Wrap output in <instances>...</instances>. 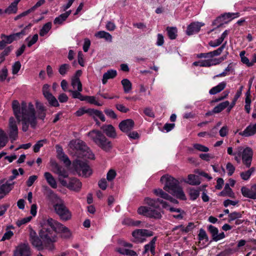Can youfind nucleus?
<instances>
[{"label": "nucleus", "mask_w": 256, "mask_h": 256, "mask_svg": "<svg viewBox=\"0 0 256 256\" xmlns=\"http://www.w3.org/2000/svg\"><path fill=\"white\" fill-rule=\"evenodd\" d=\"M51 222V224L55 226L56 230L58 233L61 234V237L64 239L70 238L72 236V234L70 230L67 227L65 226L64 224L56 221V222Z\"/></svg>", "instance_id": "obj_18"}, {"label": "nucleus", "mask_w": 256, "mask_h": 256, "mask_svg": "<svg viewBox=\"0 0 256 256\" xmlns=\"http://www.w3.org/2000/svg\"><path fill=\"white\" fill-rule=\"evenodd\" d=\"M94 36L96 37L100 38H104L107 42H112V35L110 33L105 31H99L96 33Z\"/></svg>", "instance_id": "obj_35"}, {"label": "nucleus", "mask_w": 256, "mask_h": 256, "mask_svg": "<svg viewBox=\"0 0 256 256\" xmlns=\"http://www.w3.org/2000/svg\"><path fill=\"white\" fill-rule=\"evenodd\" d=\"M12 108L14 116L18 122H22V130L26 132L28 125L34 128L36 124V116L34 106L32 102H22L20 104L18 100L12 102Z\"/></svg>", "instance_id": "obj_1"}, {"label": "nucleus", "mask_w": 256, "mask_h": 256, "mask_svg": "<svg viewBox=\"0 0 256 256\" xmlns=\"http://www.w3.org/2000/svg\"><path fill=\"white\" fill-rule=\"evenodd\" d=\"M69 92L72 94V97L74 98H78L82 101H84V96H82L80 92L82 91L77 90H70Z\"/></svg>", "instance_id": "obj_57"}, {"label": "nucleus", "mask_w": 256, "mask_h": 256, "mask_svg": "<svg viewBox=\"0 0 256 256\" xmlns=\"http://www.w3.org/2000/svg\"><path fill=\"white\" fill-rule=\"evenodd\" d=\"M8 141V138L5 132L0 128V148H4Z\"/></svg>", "instance_id": "obj_39"}, {"label": "nucleus", "mask_w": 256, "mask_h": 256, "mask_svg": "<svg viewBox=\"0 0 256 256\" xmlns=\"http://www.w3.org/2000/svg\"><path fill=\"white\" fill-rule=\"evenodd\" d=\"M70 149L73 151L74 154L78 158L84 159L94 158V155L92 150L86 145L85 143L80 140H71L68 144Z\"/></svg>", "instance_id": "obj_5"}, {"label": "nucleus", "mask_w": 256, "mask_h": 256, "mask_svg": "<svg viewBox=\"0 0 256 256\" xmlns=\"http://www.w3.org/2000/svg\"><path fill=\"white\" fill-rule=\"evenodd\" d=\"M25 28L20 32L14 34L10 36H6L4 34L1 35V38L2 40H5L6 45L8 44H10L18 38H20L26 34Z\"/></svg>", "instance_id": "obj_21"}, {"label": "nucleus", "mask_w": 256, "mask_h": 256, "mask_svg": "<svg viewBox=\"0 0 256 256\" xmlns=\"http://www.w3.org/2000/svg\"><path fill=\"white\" fill-rule=\"evenodd\" d=\"M88 112V114L92 116L96 122H97L98 118H100L102 122H105L106 118L104 116L101 111L92 108H89Z\"/></svg>", "instance_id": "obj_27"}, {"label": "nucleus", "mask_w": 256, "mask_h": 256, "mask_svg": "<svg viewBox=\"0 0 256 256\" xmlns=\"http://www.w3.org/2000/svg\"><path fill=\"white\" fill-rule=\"evenodd\" d=\"M71 84L74 89L78 90V91H82V84L80 79L72 78Z\"/></svg>", "instance_id": "obj_49"}, {"label": "nucleus", "mask_w": 256, "mask_h": 256, "mask_svg": "<svg viewBox=\"0 0 256 256\" xmlns=\"http://www.w3.org/2000/svg\"><path fill=\"white\" fill-rule=\"evenodd\" d=\"M88 135L97 146L104 152H108L112 148V142L106 137L101 131L92 130L90 131Z\"/></svg>", "instance_id": "obj_9"}, {"label": "nucleus", "mask_w": 256, "mask_h": 256, "mask_svg": "<svg viewBox=\"0 0 256 256\" xmlns=\"http://www.w3.org/2000/svg\"><path fill=\"white\" fill-rule=\"evenodd\" d=\"M38 34H34L32 37L28 36L26 41L28 42V46L30 47L34 44L38 40Z\"/></svg>", "instance_id": "obj_54"}, {"label": "nucleus", "mask_w": 256, "mask_h": 256, "mask_svg": "<svg viewBox=\"0 0 256 256\" xmlns=\"http://www.w3.org/2000/svg\"><path fill=\"white\" fill-rule=\"evenodd\" d=\"M189 194L191 200H195L200 195V190L195 188H190L189 190Z\"/></svg>", "instance_id": "obj_58"}, {"label": "nucleus", "mask_w": 256, "mask_h": 256, "mask_svg": "<svg viewBox=\"0 0 256 256\" xmlns=\"http://www.w3.org/2000/svg\"><path fill=\"white\" fill-rule=\"evenodd\" d=\"M51 166L53 172L58 176V180L60 182V180H64V178L68 177V172L64 168L59 166L56 162L51 161Z\"/></svg>", "instance_id": "obj_15"}, {"label": "nucleus", "mask_w": 256, "mask_h": 256, "mask_svg": "<svg viewBox=\"0 0 256 256\" xmlns=\"http://www.w3.org/2000/svg\"><path fill=\"white\" fill-rule=\"evenodd\" d=\"M156 240V237H154L149 244L144 246V253H146L150 251L152 254H154L155 243Z\"/></svg>", "instance_id": "obj_38"}, {"label": "nucleus", "mask_w": 256, "mask_h": 256, "mask_svg": "<svg viewBox=\"0 0 256 256\" xmlns=\"http://www.w3.org/2000/svg\"><path fill=\"white\" fill-rule=\"evenodd\" d=\"M140 223V220H134L130 218H125L123 221V224L130 226H138Z\"/></svg>", "instance_id": "obj_55"}, {"label": "nucleus", "mask_w": 256, "mask_h": 256, "mask_svg": "<svg viewBox=\"0 0 256 256\" xmlns=\"http://www.w3.org/2000/svg\"><path fill=\"white\" fill-rule=\"evenodd\" d=\"M160 182L164 184V190L179 199L186 200V196L179 186L180 182L178 180L170 176L165 175L161 177Z\"/></svg>", "instance_id": "obj_4"}, {"label": "nucleus", "mask_w": 256, "mask_h": 256, "mask_svg": "<svg viewBox=\"0 0 256 256\" xmlns=\"http://www.w3.org/2000/svg\"><path fill=\"white\" fill-rule=\"evenodd\" d=\"M72 166L80 176L88 178L92 174V170L86 162L76 160L74 161Z\"/></svg>", "instance_id": "obj_12"}, {"label": "nucleus", "mask_w": 256, "mask_h": 256, "mask_svg": "<svg viewBox=\"0 0 256 256\" xmlns=\"http://www.w3.org/2000/svg\"><path fill=\"white\" fill-rule=\"evenodd\" d=\"M229 105L230 102L228 100L221 102L214 108L213 112L214 113H219L227 108Z\"/></svg>", "instance_id": "obj_41"}, {"label": "nucleus", "mask_w": 256, "mask_h": 256, "mask_svg": "<svg viewBox=\"0 0 256 256\" xmlns=\"http://www.w3.org/2000/svg\"><path fill=\"white\" fill-rule=\"evenodd\" d=\"M14 256H31L30 247L27 243H20L16 246Z\"/></svg>", "instance_id": "obj_16"}, {"label": "nucleus", "mask_w": 256, "mask_h": 256, "mask_svg": "<svg viewBox=\"0 0 256 256\" xmlns=\"http://www.w3.org/2000/svg\"><path fill=\"white\" fill-rule=\"evenodd\" d=\"M193 146L196 150L200 152H208L209 150L208 148L200 144H194Z\"/></svg>", "instance_id": "obj_60"}, {"label": "nucleus", "mask_w": 256, "mask_h": 256, "mask_svg": "<svg viewBox=\"0 0 256 256\" xmlns=\"http://www.w3.org/2000/svg\"><path fill=\"white\" fill-rule=\"evenodd\" d=\"M30 242L32 244L38 248V250H42L43 248L42 247V242L41 240L38 237H36L34 238H33L30 240Z\"/></svg>", "instance_id": "obj_51"}, {"label": "nucleus", "mask_w": 256, "mask_h": 256, "mask_svg": "<svg viewBox=\"0 0 256 256\" xmlns=\"http://www.w3.org/2000/svg\"><path fill=\"white\" fill-rule=\"evenodd\" d=\"M32 216H27L26 218L18 219L16 221V224L18 226L20 227L22 225L25 224L26 223L30 222V220H32Z\"/></svg>", "instance_id": "obj_59"}, {"label": "nucleus", "mask_w": 256, "mask_h": 256, "mask_svg": "<svg viewBox=\"0 0 256 256\" xmlns=\"http://www.w3.org/2000/svg\"><path fill=\"white\" fill-rule=\"evenodd\" d=\"M8 134L12 142L18 138V128L16 122L13 117H10L9 120Z\"/></svg>", "instance_id": "obj_14"}, {"label": "nucleus", "mask_w": 256, "mask_h": 256, "mask_svg": "<svg viewBox=\"0 0 256 256\" xmlns=\"http://www.w3.org/2000/svg\"><path fill=\"white\" fill-rule=\"evenodd\" d=\"M241 192L244 196L256 200V184L252 185L250 188L242 186L241 188Z\"/></svg>", "instance_id": "obj_19"}, {"label": "nucleus", "mask_w": 256, "mask_h": 256, "mask_svg": "<svg viewBox=\"0 0 256 256\" xmlns=\"http://www.w3.org/2000/svg\"><path fill=\"white\" fill-rule=\"evenodd\" d=\"M220 195L222 196H229L230 198H234V194L232 190L230 188L228 184H226L225 185L224 190L220 192Z\"/></svg>", "instance_id": "obj_40"}, {"label": "nucleus", "mask_w": 256, "mask_h": 256, "mask_svg": "<svg viewBox=\"0 0 256 256\" xmlns=\"http://www.w3.org/2000/svg\"><path fill=\"white\" fill-rule=\"evenodd\" d=\"M52 28V23L51 22H48L45 24L40 30V36H46L50 32Z\"/></svg>", "instance_id": "obj_37"}, {"label": "nucleus", "mask_w": 256, "mask_h": 256, "mask_svg": "<svg viewBox=\"0 0 256 256\" xmlns=\"http://www.w3.org/2000/svg\"><path fill=\"white\" fill-rule=\"evenodd\" d=\"M122 84L123 86L124 90L126 93H128L132 89V84L131 82L127 78L123 79L121 81Z\"/></svg>", "instance_id": "obj_43"}, {"label": "nucleus", "mask_w": 256, "mask_h": 256, "mask_svg": "<svg viewBox=\"0 0 256 256\" xmlns=\"http://www.w3.org/2000/svg\"><path fill=\"white\" fill-rule=\"evenodd\" d=\"M154 193L157 196H158L166 200L173 204H178V201L175 198H172L166 192H164L162 190L158 188L154 190Z\"/></svg>", "instance_id": "obj_25"}, {"label": "nucleus", "mask_w": 256, "mask_h": 256, "mask_svg": "<svg viewBox=\"0 0 256 256\" xmlns=\"http://www.w3.org/2000/svg\"><path fill=\"white\" fill-rule=\"evenodd\" d=\"M246 52L244 50L241 51L240 54V56L241 59V62L246 64L248 66H252V64L250 63V61L249 60L248 58L245 56Z\"/></svg>", "instance_id": "obj_47"}, {"label": "nucleus", "mask_w": 256, "mask_h": 256, "mask_svg": "<svg viewBox=\"0 0 256 256\" xmlns=\"http://www.w3.org/2000/svg\"><path fill=\"white\" fill-rule=\"evenodd\" d=\"M226 43V42H225L224 44L220 47L218 48L217 50L208 52V54H209L210 57L212 58L214 56H219L222 53L224 48H225Z\"/></svg>", "instance_id": "obj_52"}, {"label": "nucleus", "mask_w": 256, "mask_h": 256, "mask_svg": "<svg viewBox=\"0 0 256 256\" xmlns=\"http://www.w3.org/2000/svg\"><path fill=\"white\" fill-rule=\"evenodd\" d=\"M226 85V84L225 82H222L219 83L217 86L212 88L209 90V94L212 95L216 94L224 90Z\"/></svg>", "instance_id": "obj_32"}, {"label": "nucleus", "mask_w": 256, "mask_h": 256, "mask_svg": "<svg viewBox=\"0 0 256 256\" xmlns=\"http://www.w3.org/2000/svg\"><path fill=\"white\" fill-rule=\"evenodd\" d=\"M224 59L222 58H212L206 60H202L200 61L198 64L200 66L209 67L219 64Z\"/></svg>", "instance_id": "obj_26"}, {"label": "nucleus", "mask_w": 256, "mask_h": 256, "mask_svg": "<svg viewBox=\"0 0 256 256\" xmlns=\"http://www.w3.org/2000/svg\"><path fill=\"white\" fill-rule=\"evenodd\" d=\"M44 177L46 178L48 184L50 186V187L53 188H57V182L54 178L50 172H44Z\"/></svg>", "instance_id": "obj_30"}, {"label": "nucleus", "mask_w": 256, "mask_h": 256, "mask_svg": "<svg viewBox=\"0 0 256 256\" xmlns=\"http://www.w3.org/2000/svg\"><path fill=\"white\" fill-rule=\"evenodd\" d=\"M50 86L48 84H44L43 86L42 91L44 98L47 100L50 105L57 107L59 104L56 98L50 92Z\"/></svg>", "instance_id": "obj_17"}, {"label": "nucleus", "mask_w": 256, "mask_h": 256, "mask_svg": "<svg viewBox=\"0 0 256 256\" xmlns=\"http://www.w3.org/2000/svg\"><path fill=\"white\" fill-rule=\"evenodd\" d=\"M166 31L168 36L170 40H174L176 38L178 35V30L176 27L168 26L166 28Z\"/></svg>", "instance_id": "obj_42"}, {"label": "nucleus", "mask_w": 256, "mask_h": 256, "mask_svg": "<svg viewBox=\"0 0 256 256\" xmlns=\"http://www.w3.org/2000/svg\"><path fill=\"white\" fill-rule=\"evenodd\" d=\"M84 100L86 101L90 104H92L97 106H101L102 104L98 102L96 98L94 96H84Z\"/></svg>", "instance_id": "obj_45"}, {"label": "nucleus", "mask_w": 256, "mask_h": 256, "mask_svg": "<svg viewBox=\"0 0 256 256\" xmlns=\"http://www.w3.org/2000/svg\"><path fill=\"white\" fill-rule=\"evenodd\" d=\"M240 14L238 12H228L223 15L224 18L227 19L228 20H231L234 18H238Z\"/></svg>", "instance_id": "obj_61"}, {"label": "nucleus", "mask_w": 256, "mask_h": 256, "mask_svg": "<svg viewBox=\"0 0 256 256\" xmlns=\"http://www.w3.org/2000/svg\"><path fill=\"white\" fill-rule=\"evenodd\" d=\"M52 196L58 202L57 204L54 206L56 214H58L60 219L63 220H68L70 219L72 217L71 212L64 204L62 200L56 194H54Z\"/></svg>", "instance_id": "obj_10"}, {"label": "nucleus", "mask_w": 256, "mask_h": 256, "mask_svg": "<svg viewBox=\"0 0 256 256\" xmlns=\"http://www.w3.org/2000/svg\"><path fill=\"white\" fill-rule=\"evenodd\" d=\"M12 182H6L0 185V199L2 198L12 188Z\"/></svg>", "instance_id": "obj_28"}, {"label": "nucleus", "mask_w": 256, "mask_h": 256, "mask_svg": "<svg viewBox=\"0 0 256 256\" xmlns=\"http://www.w3.org/2000/svg\"><path fill=\"white\" fill-rule=\"evenodd\" d=\"M144 202L148 206H141L138 209V213L139 214L145 216L160 219L162 217V212L160 209L159 204H161L164 208H167L168 206V204L159 198L157 200L152 199L149 198H144Z\"/></svg>", "instance_id": "obj_2"}, {"label": "nucleus", "mask_w": 256, "mask_h": 256, "mask_svg": "<svg viewBox=\"0 0 256 256\" xmlns=\"http://www.w3.org/2000/svg\"><path fill=\"white\" fill-rule=\"evenodd\" d=\"M204 24L199 22H193L190 24L187 28L186 34L190 36L198 32L200 28Z\"/></svg>", "instance_id": "obj_24"}, {"label": "nucleus", "mask_w": 256, "mask_h": 256, "mask_svg": "<svg viewBox=\"0 0 256 256\" xmlns=\"http://www.w3.org/2000/svg\"><path fill=\"white\" fill-rule=\"evenodd\" d=\"M238 152L240 158V162L241 160L244 165L248 168L251 166L253 150L248 146H238Z\"/></svg>", "instance_id": "obj_11"}, {"label": "nucleus", "mask_w": 256, "mask_h": 256, "mask_svg": "<svg viewBox=\"0 0 256 256\" xmlns=\"http://www.w3.org/2000/svg\"><path fill=\"white\" fill-rule=\"evenodd\" d=\"M8 75V70L6 68H3L0 70V82L5 80Z\"/></svg>", "instance_id": "obj_62"}, {"label": "nucleus", "mask_w": 256, "mask_h": 256, "mask_svg": "<svg viewBox=\"0 0 256 256\" xmlns=\"http://www.w3.org/2000/svg\"><path fill=\"white\" fill-rule=\"evenodd\" d=\"M88 135L97 146L104 152H108L112 148V142L106 137L101 131L92 130L90 131Z\"/></svg>", "instance_id": "obj_7"}, {"label": "nucleus", "mask_w": 256, "mask_h": 256, "mask_svg": "<svg viewBox=\"0 0 256 256\" xmlns=\"http://www.w3.org/2000/svg\"><path fill=\"white\" fill-rule=\"evenodd\" d=\"M21 68V64L19 61L15 62L12 66V73L16 74L19 72Z\"/></svg>", "instance_id": "obj_63"}, {"label": "nucleus", "mask_w": 256, "mask_h": 256, "mask_svg": "<svg viewBox=\"0 0 256 256\" xmlns=\"http://www.w3.org/2000/svg\"><path fill=\"white\" fill-rule=\"evenodd\" d=\"M70 68V66L68 64H63L60 66L58 72L60 74L64 75Z\"/></svg>", "instance_id": "obj_64"}, {"label": "nucleus", "mask_w": 256, "mask_h": 256, "mask_svg": "<svg viewBox=\"0 0 256 256\" xmlns=\"http://www.w3.org/2000/svg\"><path fill=\"white\" fill-rule=\"evenodd\" d=\"M184 182L192 186L198 185L200 183L198 176L192 174H189L188 180Z\"/></svg>", "instance_id": "obj_36"}, {"label": "nucleus", "mask_w": 256, "mask_h": 256, "mask_svg": "<svg viewBox=\"0 0 256 256\" xmlns=\"http://www.w3.org/2000/svg\"><path fill=\"white\" fill-rule=\"evenodd\" d=\"M88 135L97 146L104 152H108L112 148V142L106 137L101 131L92 130L90 131Z\"/></svg>", "instance_id": "obj_6"}, {"label": "nucleus", "mask_w": 256, "mask_h": 256, "mask_svg": "<svg viewBox=\"0 0 256 256\" xmlns=\"http://www.w3.org/2000/svg\"><path fill=\"white\" fill-rule=\"evenodd\" d=\"M56 149L58 158L63 162L66 166H70L71 164V162L68 156L64 153L62 148L59 146H56Z\"/></svg>", "instance_id": "obj_23"}, {"label": "nucleus", "mask_w": 256, "mask_h": 256, "mask_svg": "<svg viewBox=\"0 0 256 256\" xmlns=\"http://www.w3.org/2000/svg\"><path fill=\"white\" fill-rule=\"evenodd\" d=\"M56 222V220L48 218L42 223V228L39 232L40 238L46 244H50L56 242L58 240V231L55 226L51 224V222Z\"/></svg>", "instance_id": "obj_3"}, {"label": "nucleus", "mask_w": 256, "mask_h": 256, "mask_svg": "<svg viewBox=\"0 0 256 256\" xmlns=\"http://www.w3.org/2000/svg\"><path fill=\"white\" fill-rule=\"evenodd\" d=\"M134 240L136 242H142V237L152 236V232L147 230H136L132 233Z\"/></svg>", "instance_id": "obj_20"}, {"label": "nucleus", "mask_w": 256, "mask_h": 256, "mask_svg": "<svg viewBox=\"0 0 256 256\" xmlns=\"http://www.w3.org/2000/svg\"><path fill=\"white\" fill-rule=\"evenodd\" d=\"M228 154L229 155L234 156V160L240 163V158L238 152V147L236 148L235 152H233V149L232 147H228L227 149Z\"/></svg>", "instance_id": "obj_50"}, {"label": "nucleus", "mask_w": 256, "mask_h": 256, "mask_svg": "<svg viewBox=\"0 0 256 256\" xmlns=\"http://www.w3.org/2000/svg\"><path fill=\"white\" fill-rule=\"evenodd\" d=\"M17 6L18 4L14 2H12L9 6L5 10L4 12L8 14L16 13L18 10Z\"/></svg>", "instance_id": "obj_48"}, {"label": "nucleus", "mask_w": 256, "mask_h": 256, "mask_svg": "<svg viewBox=\"0 0 256 256\" xmlns=\"http://www.w3.org/2000/svg\"><path fill=\"white\" fill-rule=\"evenodd\" d=\"M60 183L62 186L66 187L70 190L76 192L80 190L82 186V184L80 180L74 178H70L68 182H67L66 180H60Z\"/></svg>", "instance_id": "obj_13"}, {"label": "nucleus", "mask_w": 256, "mask_h": 256, "mask_svg": "<svg viewBox=\"0 0 256 256\" xmlns=\"http://www.w3.org/2000/svg\"><path fill=\"white\" fill-rule=\"evenodd\" d=\"M88 135L97 146L104 152H108L112 148V142L106 137L101 131L92 130L90 131Z\"/></svg>", "instance_id": "obj_8"}, {"label": "nucleus", "mask_w": 256, "mask_h": 256, "mask_svg": "<svg viewBox=\"0 0 256 256\" xmlns=\"http://www.w3.org/2000/svg\"><path fill=\"white\" fill-rule=\"evenodd\" d=\"M101 129L108 137L114 138L116 136L114 127L111 124L102 126Z\"/></svg>", "instance_id": "obj_29"}, {"label": "nucleus", "mask_w": 256, "mask_h": 256, "mask_svg": "<svg viewBox=\"0 0 256 256\" xmlns=\"http://www.w3.org/2000/svg\"><path fill=\"white\" fill-rule=\"evenodd\" d=\"M117 74L116 70H110L105 72L102 77V82L103 84H106L108 79L114 78Z\"/></svg>", "instance_id": "obj_34"}, {"label": "nucleus", "mask_w": 256, "mask_h": 256, "mask_svg": "<svg viewBox=\"0 0 256 256\" xmlns=\"http://www.w3.org/2000/svg\"><path fill=\"white\" fill-rule=\"evenodd\" d=\"M256 132V130L254 125L248 126L243 132H239L240 136H250L254 135Z\"/></svg>", "instance_id": "obj_33"}, {"label": "nucleus", "mask_w": 256, "mask_h": 256, "mask_svg": "<svg viewBox=\"0 0 256 256\" xmlns=\"http://www.w3.org/2000/svg\"><path fill=\"white\" fill-rule=\"evenodd\" d=\"M71 13V10H70L66 12L61 14L58 16L56 17L54 20V24H62L66 20Z\"/></svg>", "instance_id": "obj_31"}, {"label": "nucleus", "mask_w": 256, "mask_h": 256, "mask_svg": "<svg viewBox=\"0 0 256 256\" xmlns=\"http://www.w3.org/2000/svg\"><path fill=\"white\" fill-rule=\"evenodd\" d=\"M47 142L46 140L44 139L38 140L33 146V150L34 152H38L40 151V148L44 146V144Z\"/></svg>", "instance_id": "obj_56"}, {"label": "nucleus", "mask_w": 256, "mask_h": 256, "mask_svg": "<svg viewBox=\"0 0 256 256\" xmlns=\"http://www.w3.org/2000/svg\"><path fill=\"white\" fill-rule=\"evenodd\" d=\"M252 102L250 93L248 92L246 94L244 110L248 114L250 111V104Z\"/></svg>", "instance_id": "obj_44"}, {"label": "nucleus", "mask_w": 256, "mask_h": 256, "mask_svg": "<svg viewBox=\"0 0 256 256\" xmlns=\"http://www.w3.org/2000/svg\"><path fill=\"white\" fill-rule=\"evenodd\" d=\"M254 171V168H251L248 170L241 172L240 176L242 180H247L250 178V176Z\"/></svg>", "instance_id": "obj_53"}, {"label": "nucleus", "mask_w": 256, "mask_h": 256, "mask_svg": "<svg viewBox=\"0 0 256 256\" xmlns=\"http://www.w3.org/2000/svg\"><path fill=\"white\" fill-rule=\"evenodd\" d=\"M134 122L132 119H126L121 122L119 124L120 129L124 132L128 133L134 126Z\"/></svg>", "instance_id": "obj_22"}, {"label": "nucleus", "mask_w": 256, "mask_h": 256, "mask_svg": "<svg viewBox=\"0 0 256 256\" xmlns=\"http://www.w3.org/2000/svg\"><path fill=\"white\" fill-rule=\"evenodd\" d=\"M36 106L39 110L38 117L42 120H44L46 116V110L44 106L42 104L38 102H36Z\"/></svg>", "instance_id": "obj_46"}]
</instances>
